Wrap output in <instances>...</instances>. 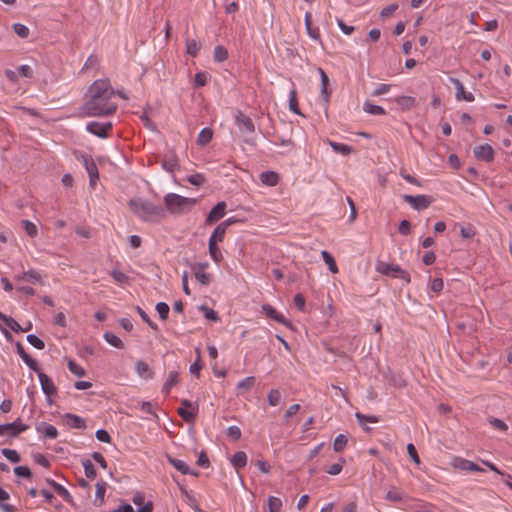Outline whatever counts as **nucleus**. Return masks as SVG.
<instances>
[{
    "label": "nucleus",
    "instance_id": "aec40b11",
    "mask_svg": "<svg viewBox=\"0 0 512 512\" xmlns=\"http://www.w3.org/2000/svg\"><path fill=\"white\" fill-rule=\"evenodd\" d=\"M15 279L18 281H28L31 283H42V276L39 272L36 270H28L25 272H22L21 274H17L15 276Z\"/></svg>",
    "mask_w": 512,
    "mask_h": 512
},
{
    "label": "nucleus",
    "instance_id": "09e8293b",
    "mask_svg": "<svg viewBox=\"0 0 512 512\" xmlns=\"http://www.w3.org/2000/svg\"><path fill=\"white\" fill-rule=\"evenodd\" d=\"M136 311L137 313L139 314V316L141 317V319L147 323L149 325V327L155 331L158 330V326L155 322H153L150 317L148 316V314L139 306L136 307Z\"/></svg>",
    "mask_w": 512,
    "mask_h": 512
},
{
    "label": "nucleus",
    "instance_id": "2eb2a0df",
    "mask_svg": "<svg viewBox=\"0 0 512 512\" xmlns=\"http://www.w3.org/2000/svg\"><path fill=\"white\" fill-rule=\"evenodd\" d=\"M449 81L454 85L456 89V99L465 100L467 102H473L475 100L474 95L471 92H466L463 83L454 77H450Z\"/></svg>",
    "mask_w": 512,
    "mask_h": 512
},
{
    "label": "nucleus",
    "instance_id": "412c9836",
    "mask_svg": "<svg viewBox=\"0 0 512 512\" xmlns=\"http://www.w3.org/2000/svg\"><path fill=\"white\" fill-rule=\"evenodd\" d=\"M179 382V374L177 371H170L168 373L167 379L163 384L162 393L164 395H168L173 386L177 385Z\"/></svg>",
    "mask_w": 512,
    "mask_h": 512
},
{
    "label": "nucleus",
    "instance_id": "0e129e2a",
    "mask_svg": "<svg viewBox=\"0 0 512 512\" xmlns=\"http://www.w3.org/2000/svg\"><path fill=\"white\" fill-rule=\"evenodd\" d=\"M54 490L66 502H72V496H71L70 492L64 486L59 484Z\"/></svg>",
    "mask_w": 512,
    "mask_h": 512
},
{
    "label": "nucleus",
    "instance_id": "a878e982",
    "mask_svg": "<svg viewBox=\"0 0 512 512\" xmlns=\"http://www.w3.org/2000/svg\"><path fill=\"white\" fill-rule=\"evenodd\" d=\"M231 464L235 467V469H240L246 466L247 464V455L244 451L236 452L232 459Z\"/></svg>",
    "mask_w": 512,
    "mask_h": 512
},
{
    "label": "nucleus",
    "instance_id": "8fccbe9b",
    "mask_svg": "<svg viewBox=\"0 0 512 512\" xmlns=\"http://www.w3.org/2000/svg\"><path fill=\"white\" fill-rule=\"evenodd\" d=\"M155 308L161 320H166L168 318L170 308L167 303L158 302Z\"/></svg>",
    "mask_w": 512,
    "mask_h": 512
},
{
    "label": "nucleus",
    "instance_id": "37998d69",
    "mask_svg": "<svg viewBox=\"0 0 512 512\" xmlns=\"http://www.w3.org/2000/svg\"><path fill=\"white\" fill-rule=\"evenodd\" d=\"M267 401L270 406H277L281 401V392L278 389L269 391Z\"/></svg>",
    "mask_w": 512,
    "mask_h": 512
},
{
    "label": "nucleus",
    "instance_id": "4d7b16f0",
    "mask_svg": "<svg viewBox=\"0 0 512 512\" xmlns=\"http://www.w3.org/2000/svg\"><path fill=\"white\" fill-rule=\"evenodd\" d=\"M488 423L493 428H495L497 430H500V431H506L508 429L507 424L503 420L495 418V417H489L488 418Z\"/></svg>",
    "mask_w": 512,
    "mask_h": 512
},
{
    "label": "nucleus",
    "instance_id": "c03bdc74",
    "mask_svg": "<svg viewBox=\"0 0 512 512\" xmlns=\"http://www.w3.org/2000/svg\"><path fill=\"white\" fill-rule=\"evenodd\" d=\"M68 369L71 373L75 374L78 377H84L86 375V371L83 367L78 365L75 361H68Z\"/></svg>",
    "mask_w": 512,
    "mask_h": 512
},
{
    "label": "nucleus",
    "instance_id": "13d9d810",
    "mask_svg": "<svg viewBox=\"0 0 512 512\" xmlns=\"http://www.w3.org/2000/svg\"><path fill=\"white\" fill-rule=\"evenodd\" d=\"M471 465V461L470 460H467V459H464V458H455L454 459V467L457 468V469H460V470H463V471H469L470 470V466Z\"/></svg>",
    "mask_w": 512,
    "mask_h": 512
},
{
    "label": "nucleus",
    "instance_id": "dca6fc26",
    "mask_svg": "<svg viewBox=\"0 0 512 512\" xmlns=\"http://www.w3.org/2000/svg\"><path fill=\"white\" fill-rule=\"evenodd\" d=\"M262 311L268 318H271V319L275 320L276 322L283 324L287 327H292L291 322L288 321L280 312H278L270 304H263Z\"/></svg>",
    "mask_w": 512,
    "mask_h": 512
},
{
    "label": "nucleus",
    "instance_id": "7ed1b4c3",
    "mask_svg": "<svg viewBox=\"0 0 512 512\" xmlns=\"http://www.w3.org/2000/svg\"><path fill=\"white\" fill-rule=\"evenodd\" d=\"M164 201L167 209L173 214H183L196 203L195 199L183 197L180 194H166Z\"/></svg>",
    "mask_w": 512,
    "mask_h": 512
},
{
    "label": "nucleus",
    "instance_id": "338daca9",
    "mask_svg": "<svg viewBox=\"0 0 512 512\" xmlns=\"http://www.w3.org/2000/svg\"><path fill=\"white\" fill-rule=\"evenodd\" d=\"M111 277L118 283H125L128 281V276L120 270H112L110 272Z\"/></svg>",
    "mask_w": 512,
    "mask_h": 512
},
{
    "label": "nucleus",
    "instance_id": "c756f323",
    "mask_svg": "<svg viewBox=\"0 0 512 512\" xmlns=\"http://www.w3.org/2000/svg\"><path fill=\"white\" fill-rule=\"evenodd\" d=\"M363 110L366 113L371 114V115H385L386 114V111L383 107H381L379 105H375L369 101H366L363 104Z\"/></svg>",
    "mask_w": 512,
    "mask_h": 512
},
{
    "label": "nucleus",
    "instance_id": "2f4dec72",
    "mask_svg": "<svg viewBox=\"0 0 512 512\" xmlns=\"http://www.w3.org/2000/svg\"><path fill=\"white\" fill-rule=\"evenodd\" d=\"M104 339L113 347L117 349H123L124 343L123 341L112 332H105L103 335Z\"/></svg>",
    "mask_w": 512,
    "mask_h": 512
},
{
    "label": "nucleus",
    "instance_id": "4be33fe9",
    "mask_svg": "<svg viewBox=\"0 0 512 512\" xmlns=\"http://www.w3.org/2000/svg\"><path fill=\"white\" fill-rule=\"evenodd\" d=\"M135 370L139 377L144 379H151L153 378L154 373L150 369L149 365L143 361L139 360L135 364Z\"/></svg>",
    "mask_w": 512,
    "mask_h": 512
},
{
    "label": "nucleus",
    "instance_id": "72a5a7b5",
    "mask_svg": "<svg viewBox=\"0 0 512 512\" xmlns=\"http://www.w3.org/2000/svg\"><path fill=\"white\" fill-rule=\"evenodd\" d=\"M321 256H322L323 261L328 265L329 270L332 273H337L338 267H337L336 261H335L334 257L332 256V254L326 250H323L321 252Z\"/></svg>",
    "mask_w": 512,
    "mask_h": 512
},
{
    "label": "nucleus",
    "instance_id": "603ef678",
    "mask_svg": "<svg viewBox=\"0 0 512 512\" xmlns=\"http://www.w3.org/2000/svg\"><path fill=\"white\" fill-rule=\"evenodd\" d=\"M289 108H290V110L293 113L298 114V115H302L301 112L299 111V108H298V101H297L296 91L295 90H291L290 91V94H289Z\"/></svg>",
    "mask_w": 512,
    "mask_h": 512
},
{
    "label": "nucleus",
    "instance_id": "20e7f679",
    "mask_svg": "<svg viewBox=\"0 0 512 512\" xmlns=\"http://www.w3.org/2000/svg\"><path fill=\"white\" fill-rule=\"evenodd\" d=\"M376 270L383 275H389L394 278L403 279L407 283H409L411 280L409 273L403 270L399 265L378 261L376 264Z\"/></svg>",
    "mask_w": 512,
    "mask_h": 512
},
{
    "label": "nucleus",
    "instance_id": "0eeeda50",
    "mask_svg": "<svg viewBox=\"0 0 512 512\" xmlns=\"http://www.w3.org/2000/svg\"><path fill=\"white\" fill-rule=\"evenodd\" d=\"M27 429L28 426L23 424L20 418H17L12 423L0 424V436H10L15 438Z\"/></svg>",
    "mask_w": 512,
    "mask_h": 512
},
{
    "label": "nucleus",
    "instance_id": "f704fd0d",
    "mask_svg": "<svg viewBox=\"0 0 512 512\" xmlns=\"http://www.w3.org/2000/svg\"><path fill=\"white\" fill-rule=\"evenodd\" d=\"M213 58L218 63L224 62L228 58L227 49L222 45H217L214 48Z\"/></svg>",
    "mask_w": 512,
    "mask_h": 512
},
{
    "label": "nucleus",
    "instance_id": "5fc2aeb1",
    "mask_svg": "<svg viewBox=\"0 0 512 512\" xmlns=\"http://www.w3.org/2000/svg\"><path fill=\"white\" fill-rule=\"evenodd\" d=\"M186 180L190 184H192V185H194L196 187H200L205 182V177H204L203 174L195 173V174L187 176Z\"/></svg>",
    "mask_w": 512,
    "mask_h": 512
},
{
    "label": "nucleus",
    "instance_id": "f257e3e1",
    "mask_svg": "<svg viewBox=\"0 0 512 512\" xmlns=\"http://www.w3.org/2000/svg\"><path fill=\"white\" fill-rule=\"evenodd\" d=\"M89 98L81 107V113L86 117H104L113 115L117 110V103L112 99L116 91L109 79L95 80L88 90Z\"/></svg>",
    "mask_w": 512,
    "mask_h": 512
},
{
    "label": "nucleus",
    "instance_id": "7c9ffc66",
    "mask_svg": "<svg viewBox=\"0 0 512 512\" xmlns=\"http://www.w3.org/2000/svg\"><path fill=\"white\" fill-rule=\"evenodd\" d=\"M201 49V43L196 39H187L186 40V52L192 56L196 57Z\"/></svg>",
    "mask_w": 512,
    "mask_h": 512
},
{
    "label": "nucleus",
    "instance_id": "58836bf2",
    "mask_svg": "<svg viewBox=\"0 0 512 512\" xmlns=\"http://www.w3.org/2000/svg\"><path fill=\"white\" fill-rule=\"evenodd\" d=\"M254 385H255V377L248 376L238 382L237 389L239 391H249Z\"/></svg>",
    "mask_w": 512,
    "mask_h": 512
},
{
    "label": "nucleus",
    "instance_id": "6e6552de",
    "mask_svg": "<svg viewBox=\"0 0 512 512\" xmlns=\"http://www.w3.org/2000/svg\"><path fill=\"white\" fill-rule=\"evenodd\" d=\"M404 201L409 203L415 210H424L430 206L434 198L424 194L413 196L411 194H404Z\"/></svg>",
    "mask_w": 512,
    "mask_h": 512
},
{
    "label": "nucleus",
    "instance_id": "5701e85b",
    "mask_svg": "<svg viewBox=\"0 0 512 512\" xmlns=\"http://www.w3.org/2000/svg\"><path fill=\"white\" fill-rule=\"evenodd\" d=\"M259 179L264 185L274 186L279 181V174L274 171H265L260 174Z\"/></svg>",
    "mask_w": 512,
    "mask_h": 512
},
{
    "label": "nucleus",
    "instance_id": "1a4fd4ad",
    "mask_svg": "<svg viewBox=\"0 0 512 512\" xmlns=\"http://www.w3.org/2000/svg\"><path fill=\"white\" fill-rule=\"evenodd\" d=\"M177 412L185 422H194L198 414V407H194L191 401L183 399Z\"/></svg>",
    "mask_w": 512,
    "mask_h": 512
},
{
    "label": "nucleus",
    "instance_id": "6e6d98bb",
    "mask_svg": "<svg viewBox=\"0 0 512 512\" xmlns=\"http://www.w3.org/2000/svg\"><path fill=\"white\" fill-rule=\"evenodd\" d=\"M14 473L18 477L32 479V472L28 466H17L14 468Z\"/></svg>",
    "mask_w": 512,
    "mask_h": 512
},
{
    "label": "nucleus",
    "instance_id": "de8ad7c7",
    "mask_svg": "<svg viewBox=\"0 0 512 512\" xmlns=\"http://www.w3.org/2000/svg\"><path fill=\"white\" fill-rule=\"evenodd\" d=\"M282 507V501L278 497L270 496L268 498L269 512H279Z\"/></svg>",
    "mask_w": 512,
    "mask_h": 512
},
{
    "label": "nucleus",
    "instance_id": "79ce46f5",
    "mask_svg": "<svg viewBox=\"0 0 512 512\" xmlns=\"http://www.w3.org/2000/svg\"><path fill=\"white\" fill-rule=\"evenodd\" d=\"M82 465L84 468V472L87 478L94 479L97 475L96 469L93 463L89 459H85L82 461Z\"/></svg>",
    "mask_w": 512,
    "mask_h": 512
},
{
    "label": "nucleus",
    "instance_id": "4c0bfd02",
    "mask_svg": "<svg viewBox=\"0 0 512 512\" xmlns=\"http://www.w3.org/2000/svg\"><path fill=\"white\" fill-rule=\"evenodd\" d=\"M225 233H226V230L220 224H218L216 226V228L213 230V232L209 238V241L215 242L216 244H218V242L223 241Z\"/></svg>",
    "mask_w": 512,
    "mask_h": 512
},
{
    "label": "nucleus",
    "instance_id": "f8f14e48",
    "mask_svg": "<svg viewBox=\"0 0 512 512\" xmlns=\"http://www.w3.org/2000/svg\"><path fill=\"white\" fill-rule=\"evenodd\" d=\"M235 123L242 133H253L255 131L252 119L241 111H237L235 115Z\"/></svg>",
    "mask_w": 512,
    "mask_h": 512
},
{
    "label": "nucleus",
    "instance_id": "a211bd4d",
    "mask_svg": "<svg viewBox=\"0 0 512 512\" xmlns=\"http://www.w3.org/2000/svg\"><path fill=\"white\" fill-rule=\"evenodd\" d=\"M16 351L17 354L22 358V360L25 362V364L32 370V371H38L39 370V364L38 362L33 359L24 349L23 345L20 342L16 343Z\"/></svg>",
    "mask_w": 512,
    "mask_h": 512
},
{
    "label": "nucleus",
    "instance_id": "69168bd1",
    "mask_svg": "<svg viewBox=\"0 0 512 512\" xmlns=\"http://www.w3.org/2000/svg\"><path fill=\"white\" fill-rule=\"evenodd\" d=\"M17 71L22 77L25 78H32L34 76L32 67L26 64L19 66Z\"/></svg>",
    "mask_w": 512,
    "mask_h": 512
},
{
    "label": "nucleus",
    "instance_id": "ddd939ff",
    "mask_svg": "<svg viewBox=\"0 0 512 512\" xmlns=\"http://www.w3.org/2000/svg\"><path fill=\"white\" fill-rule=\"evenodd\" d=\"M473 153L478 160L485 162H492L494 160V150L489 144H481L476 146L473 150Z\"/></svg>",
    "mask_w": 512,
    "mask_h": 512
},
{
    "label": "nucleus",
    "instance_id": "bb28decb",
    "mask_svg": "<svg viewBox=\"0 0 512 512\" xmlns=\"http://www.w3.org/2000/svg\"><path fill=\"white\" fill-rule=\"evenodd\" d=\"M178 166V160L174 154H167L162 160V167L168 171L173 172Z\"/></svg>",
    "mask_w": 512,
    "mask_h": 512
},
{
    "label": "nucleus",
    "instance_id": "b1692460",
    "mask_svg": "<svg viewBox=\"0 0 512 512\" xmlns=\"http://www.w3.org/2000/svg\"><path fill=\"white\" fill-rule=\"evenodd\" d=\"M107 489V483L104 481H98L96 483V494H95V505L101 506L104 503V496Z\"/></svg>",
    "mask_w": 512,
    "mask_h": 512
},
{
    "label": "nucleus",
    "instance_id": "9b49d317",
    "mask_svg": "<svg viewBox=\"0 0 512 512\" xmlns=\"http://www.w3.org/2000/svg\"><path fill=\"white\" fill-rule=\"evenodd\" d=\"M208 265L209 264L207 262H196L191 267L196 280L204 286L209 285L212 280L211 274L205 272V269L208 267Z\"/></svg>",
    "mask_w": 512,
    "mask_h": 512
},
{
    "label": "nucleus",
    "instance_id": "a18cd8bd",
    "mask_svg": "<svg viewBox=\"0 0 512 512\" xmlns=\"http://www.w3.org/2000/svg\"><path fill=\"white\" fill-rule=\"evenodd\" d=\"M197 353V359L194 363L190 365L189 371L191 374L196 375L197 377L200 376V370L202 369V363H201V356H200V349H196Z\"/></svg>",
    "mask_w": 512,
    "mask_h": 512
},
{
    "label": "nucleus",
    "instance_id": "6ab92c4d",
    "mask_svg": "<svg viewBox=\"0 0 512 512\" xmlns=\"http://www.w3.org/2000/svg\"><path fill=\"white\" fill-rule=\"evenodd\" d=\"M65 423L70 428L75 429H85L86 428V421L84 418L72 414V413H66L64 415Z\"/></svg>",
    "mask_w": 512,
    "mask_h": 512
},
{
    "label": "nucleus",
    "instance_id": "f3484780",
    "mask_svg": "<svg viewBox=\"0 0 512 512\" xmlns=\"http://www.w3.org/2000/svg\"><path fill=\"white\" fill-rule=\"evenodd\" d=\"M167 461L171 464L176 470H178L183 475H193L195 477L199 476V472L192 470L186 462L180 459H176L167 455Z\"/></svg>",
    "mask_w": 512,
    "mask_h": 512
},
{
    "label": "nucleus",
    "instance_id": "3c124183",
    "mask_svg": "<svg viewBox=\"0 0 512 512\" xmlns=\"http://www.w3.org/2000/svg\"><path fill=\"white\" fill-rule=\"evenodd\" d=\"M26 340L28 341L29 344H31L36 349L42 350L45 348L44 341L34 334L27 335Z\"/></svg>",
    "mask_w": 512,
    "mask_h": 512
},
{
    "label": "nucleus",
    "instance_id": "473e14b6",
    "mask_svg": "<svg viewBox=\"0 0 512 512\" xmlns=\"http://www.w3.org/2000/svg\"><path fill=\"white\" fill-rule=\"evenodd\" d=\"M0 319L15 333H19L22 330V327L19 325V323L13 319L10 316H7L6 314L2 313L0 311Z\"/></svg>",
    "mask_w": 512,
    "mask_h": 512
},
{
    "label": "nucleus",
    "instance_id": "393cba45",
    "mask_svg": "<svg viewBox=\"0 0 512 512\" xmlns=\"http://www.w3.org/2000/svg\"><path fill=\"white\" fill-rule=\"evenodd\" d=\"M212 138H213V131H212V129L209 128V127H205L198 134L197 144L200 145V146H205L208 143H210Z\"/></svg>",
    "mask_w": 512,
    "mask_h": 512
},
{
    "label": "nucleus",
    "instance_id": "864d4df0",
    "mask_svg": "<svg viewBox=\"0 0 512 512\" xmlns=\"http://www.w3.org/2000/svg\"><path fill=\"white\" fill-rule=\"evenodd\" d=\"M13 30L20 38H27L30 33L29 28L21 23L13 24Z\"/></svg>",
    "mask_w": 512,
    "mask_h": 512
},
{
    "label": "nucleus",
    "instance_id": "cd10ccee",
    "mask_svg": "<svg viewBox=\"0 0 512 512\" xmlns=\"http://www.w3.org/2000/svg\"><path fill=\"white\" fill-rule=\"evenodd\" d=\"M305 27L307 34L312 39L318 40L320 38L319 28H313V26H311V14L309 12L305 14Z\"/></svg>",
    "mask_w": 512,
    "mask_h": 512
},
{
    "label": "nucleus",
    "instance_id": "e2e57ef3",
    "mask_svg": "<svg viewBox=\"0 0 512 512\" xmlns=\"http://www.w3.org/2000/svg\"><path fill=\"white\" fill-rule=\"evenodd\" d=\"M208 82V74L200 71L195 74V85L197 87L205 86Z\"/></svg>",
    "mask_w": 512,
    "mask_h": 512
},
{
    "label": "nucleus",
    "instance_id": "052dcab7",
    "mask_svg": "<svg viewBox=\"0 0 512 512\" xmlns=\"http://www.w3.org/2000/svg\"><path fill=\"white\" fill-rule=\"evenodd\" d=\"M200 309L202 311H204V316L206 319L214 321V322L219 320V316H218L217 312L214 311L213 309H210L205 305H201Z\"/></svg>",
    "mask_w": 512,
    "mask_h": 512
},
{
    "label": "nucleus",
    "instance_id": "680f3d73",
    "mask_svg": "<svg viewBox=\"0 0 512 512\" xmlns=\"http://www.w3.org/2000/svg\"><path fill=\"white\" fill-rule=\"evenodd\" d=\"M355 416L360 425H363L366 422L377 423L379 421L378 417H376V416H368V415H364L360 412H357L355 414Z\"/></svg>",
    "mask_w": 512,
    "mask_h": 512
},
{
    "label": "nucleus",
    "instance_id": "c85d7f7f",
    "mask_svg": "<svg viewBox=\"0 0 512 512\" xmlns=\"http://www.w3.org/2000/svg\"><path fill=\"white\" fill-rule=\"evenodd\" d=\"M37 430L43 433L44 436L49 439H55L58 436L57 429L53 425L44 422L41 424V427L37 428Z\"/></svg>",
    "mask_w": 512,
    "mask_h": 512
},
{
    "label": "nucleus",
    "instance_id": "774afa93",
    "mask_svg": "<svg viewBox=\"0 0 512 512\" xmlns=\"http://www.w3.org/2000/svg\"><path fill=\"white\" fill-rule=\"evenodd\" d=\"M398 9V4L397 3H392L386 7H384L381 12H380V16L382 18H386V17H389L391 15H393V13Z\"/></svg>",
    "mask_w": 512,
    "mask_h": 512
},
{
    "label": "nucleus",
    "instance_id": "4468645a",
    "mask_svg": "<svg viewBox=\"0 0 512 512\" xmlns=\"http://www.w3.org/2000/svg\"><path fill=\"white\" fill-rule=\"evenodd\" d=\"M226 210V203L224 201L218 202L209 212L206 217V224L212 225L216 223L218 220L224 217Z\"/></svg>",
    "mask_w": 512,
    "mask_h": 512
},
{
    "label": "nucleus",
    "instance_id": "e433bc0d",
    "mask_svg": "<svg viewBox=\"0 0 512 512\" xmlns=\"http://www.w3.org/2000/svg\"><path fill=\"white\" fill-rule=\"evenodd\" d=\"M330 146L332 147L333 151H335L336 153H340L342 155H349L353 151V148L351 146L344 143H337L331 141Z\"/></svg>",
    "mask_w": 512,
    "mask_h": 512
},
{
    "label": "nucleus",
    "instance_id": "bf43d9fd",
    "mask_svg": "<svg viewBox=\"0 0 512 512\" xmlns=\"http://www.w3.org/2000/svg\"><path fill=\"white\" fill-rule=\"evenodd\" d=\"M476 232L472 225L461 226L460 235L464 239H471L475 236Z\"/></svg>",
    "mask_w": 512,
    "mask_h": 512
},
{
    "label": "nucleus",
    "instance_id": "c9c22d12",
    "mask_svg": "<svg viewBox=\"0 0 512 512\" xmlns=\"http://www.w3.org/2000/svg\"><path fill=\"white\" fill-rule=\"evenodd\" d=\"M208 249H209V254H210V257L212 258V260L216 263H219L221 261V259L223 258V256H222V253H221L218 245L215 242L209 241Z\"/></svg>",
    "mask_w": 512,
    "mask_h": 512
},
{
    "label": "nucleus",
    "instance_id": "a19ab883",
    "mask_svg": "<svg viewBox=\"0 0 512 512\" xmlns=\"http://www.w3.org/2000/svg\"><path fill=\"white\" fill-rule=\"evenodd\" d=\"M348 443V438L344 434H339L333 443V449L335 452H341L344 450Z\"/></svg>",
    "mask_w": 512,
    "mask_h": 512
},
{
    "label": "nucleus",
    "instance_id": "ea45409f",
    "mask_svg": "<svg viewBox=\"0 0 512 512\" xmlns=\"http://www.w3.org/2000/svg\"><path fill=\"white\" fill-rule=\"evenodd\" d=\"M1 454L12 463H18L21 460L19 453L13 449L3 448Z\"/></svg>",
    "mask_w": 512,
    "mask_h": 512
},
{
    "label": "nucleus",
    "instance_id": "423d86ee",
    "mask_svg": "<svg viewBox=\"0 0 512 512\" xmlns=\"http://www.w3.org/2000/svg\"><path fill=\"white\" fill-rule=\"evenodd\" d=\"M35 372L38 375L41 389L46 396L47 403L49 405H52L54 402L53 397L57 395V387L55 386L52 379L47 374L42 372L40 368L38 371Z\"/></svg>",
    "mask_w": 512,
    "mask_h": 512
},
{
    "label": "nucleus",
    "instance_id": "f03ea898",
    "mask_svg": "<svg viewBox=\"0 0 512 512\" xmlns=\"http://www.w3.org/2000/svg\"><path fill=\"white\" fill-rule=\"evenodd\" d=\"M128 205L136 217L146 222H157L164 216V209L161 205L142 197L130 199Z\"/></svg>",
    "mask_w": 512,
    "mask_h": 512
},
{
    "label": "nucleus",
    "instance_id": "39448f33",
    "mask_svg": "<svg viewBox=\"0 0 512 512\" xmlns=\"http://www.w3.org/2000/svg\"><path fill=\"white\" fill-rule=\"evenodd\" d=\"M76 159L83 165L88 176L89 182L92 189H94V184L99 179V172L96 163L90 155L85 153H77Z\"/></svg>",
    "mask_w": 512,
    "mask_h": 512
},
{
    "label": "nucleus",
    "instance_id": "49530a36",
    "mask_svg": "<svg viewBox=\"0 0 512 512\" xmlns=\"http://www.w3.org/2000/svg\"><path fill=\"white\" fill-rule=\"evenodd\" d=\"M22 226L25 232L32 238L36 237L38 234L37 226L29 220H22Z\"/></svg>",
    "mask_w": 512,
    "mask_h": 512
},
{
    "label": "nucleus",
    "instance_id": "9d476101",
    "mask_svg": "<svg viewBox=\"0 0 512 512\" xmlns=\"http://www.w3.org/2000/svg\"><path fill=\"white\" fill-rule=\"evenodd\" d=\"M112 123L111 122H97V121H91L86 125V130L100 138H107L109 136V132L112 130Z\"/></svg>",
    "mask_w": 512,
    "mask_h": 512
}]
</instances>
